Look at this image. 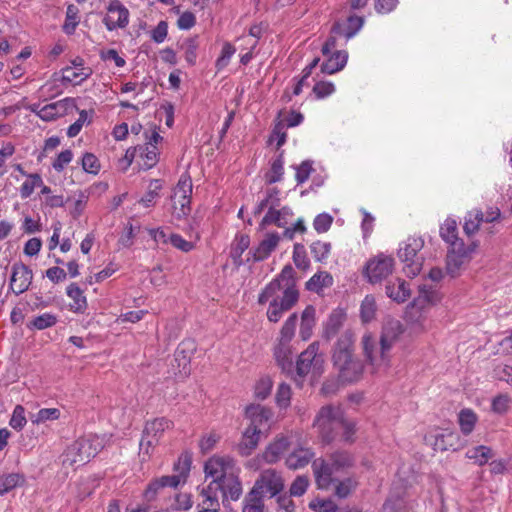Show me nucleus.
I'll list each match as a JSON object with an SVG mask.
<instances>
[{
  "mask_svg": "<svg viewBox=\"0 0 512 512\" xmlns=\"http://www.w3.org/2000/svg\"><path fill=\"white\" fill-rule=\"evenodd\" d=\"M194 349V343L191 341H183L178 346L175 353V360L179 362V365H183V369H186V365L190 362V356L187 355V352L193 351Z\"/></svg>",
  "mask_w": 512,
  "mask_h": 512,
  "instance_id": "nucleus-54",
  "label": "nucleus"
},
{
  "mask_svg": "<svg viewBox=\"0 0 512 512\" xmlns=\"http://www.w3.org/2000/svg\"><path fill=\"white\" fill-rule=\"evenodd\" d=\"M80 22L79 9L74 4H69L66 10L65 22L63 25V31L71 35L75 32L76 27Z\"/></svg>",
  "mask_w": 512,
  "mask_h": 512,
  "instance_id": "nucleus-44",
  "label": "nucleus"
},
{
  "mask_svg": "<svg viewBox=\"0 0 512 512\" xmlns=\"http://www.w3.org/2000/svg\"><path fill=\"white\" fill-rule=\"evenodd\" d=\"M234 461L230 457H211L204 467L206 477H211V482H220L227 475L233 473Z\"/></svg>",
  "mask_w": 512,
  "mask_h": 512,
  "instance_id": "nucleus-15",
  "label": "nucleus"
},
{
  "mask_svg": "<svg viewBox=\"0 0 512 512\" xmlns=\"http://www.w3.org/2000/svg\"><path fill=\"white\" fill-rule=\"evenodd\" d=\"M203 499L198 507L201 509L198 512H219V497L214 496H201Z\"/></svg>",
  "mask_w": 512,
  "mask_h": 512,
  "instance_id": "nucleus-63",
  "label": "nucleus"
},
{
  "mask_svg": "<svg viewBox=\"0 0 512 512\" xmlns=\"http://www.w3.org/2000/svg\"><path fill=\"white\" fill-rule=\"evenodd\" d=\"M346 320V313L341 309H336L331 312L325 324L324 336L330 340L332 339L343 326Z\"/></svg>",
  "mask_w": 512,
  "mask_h": 512,
  "instance_id": "nucleus-32",
  "label": "nucleus"
},
{
  "mask_svg": "<svg viewBox=\"0 0 512 512\" xmlns=\"http://www.w3.org/2000/svg\"><path fill=\"white\" fill-rule=\"evenodd\" d=\"M333 222V217L327 213L317 215L313 221V227L318 233L327 232Z\"/></svg>",
  "mask_w": 512,
  "mask_h": 512,
  "instance_id": "nucleus-61",
  "label": "nucleus"
},
{
  "mask_svg": "<svg viewBox=\"0 0 512 512\" xmlns=\"http://www.w3.org/2000/svg\"><path fill=\"white\" fill-rule=\"evenodd\" d=\"M280 242V235L277 232L267 233L258 246L251 250L253 261L260 262L267 259L276 249Z\"/></svg>",
  "mask_w": 512,
  "mask_h": 512,
  "instance_id": "nucleus-21",
  "label": "nucleus"
},
{
  "mask_svg": "<svg viewBox=\"0 0 512 512\" xmlns=\"http://www.w3.org/2000/svg\"><path fill=\"white\" fill-rule=\"evenodd\" d=\"M290 445L288 437L284 435L277 436L262 453L261 457L267 464L277 463Z\"/></svg>",
  "mask_w": 512,
  "mask_h": 512,
  "instance_id": "nucleus-22",
  "label": "nucleus"
},
{
  "mask_svg": "<svg viewBox=\"0 0 512 512\" xmlns=\"http://www.w3.org/2000/svg\"><path fill=\"white\" fill-rule=\"evenodd\" d=\"M103 448L102 440L97 437L80 438L70 444L62 454L64 466H82L95 457Z\"/></svg>",
  "mask_w": 512,
  "mask_h": 512,
  "instance_id": "nucleus-5",
  "label": "nucleus"
},
{
  "mask_svg": "<svg viewBox=\"0 0 512 512\" xmlns=\"http://www.w3.org/2000/svg\"><path fill=\"white\" fill-rule=\"evenodd\" d=\"M172 425L173 423L164 417L156 418L145 424L142 438L139 443L140 455L143 456V460H145V456H150L151 451L159 443L163 433L170 429Z\"/></svg>",
  "mask_w": 512,
  "mask_h": 512,
  "instance_id": "nucleus-9",
  "label": "nucleus"
},
{
  "mask_svg": "<svg viewBox=\"0 0 512 512\" xmlns=\"http://www.w3.org/2000/svg\"><path fill=\"white\" fill-rule=\"evenodd\" d=\"M284 160L283 155H278L272 162L270 171L268 172L266 178L269 184H273L281 181L283 173H284Z\"/></svg>",
  "mask_w": 512,
  "mask_h": 512,
  "instance_id": "nucleus-51",
  "label": "nucleus"
},
{
  "mask_svg": "<svg viewBox=\"0 0 512 512\" xmlns=\"http://www.w3.org/2000/svg\"><path fill=\"white\" fill-rule=\"evenodd\" d=\"M71 64L63 69L62 80L64 82L75 81L76 84H80L91 75V70L83 67V59L77 57L71 61Z\"/></svg>",
  "mask_w": 512,
  "mask_h": 512,
  "instance_id": "nucleus-25",
  "label": "nucleus"
},
{
  "mask_svg": "<svg viewBox=\"0 0 512 512\" xmlns=\"http://www.w3.org/2000/svg\"><path fill=\"white\" fill-rule=\"evenodd\" d=\"M191 467V457L188 454H182L174 468L178 472L176 476H180V483L184 482Z\"/></svg>",
  "mask_w": 512,
  "mask_h": 512,
  "instance_id": "nucleus-59",
  "label": "nucleus"
},
{
  "mask_svg": "<svg viewBox=\"0 0 512 512\" xmlns=\"http://www.w3.org/2000/svg\"><path fill=\"white\" fill-rule=\"evenodd\" d=\"M25 478L20 473H8L0 475V495L10 492L12 489L22 486Z\"/></svg>",
  "mask_w": 512,
  "mask_h": 512,
  "instance_id": "nucleus-41",
  "label": "nucleus"
},
{
  "mask_svg": "<svg viewBox=\"0 0 512 512\" xmlns=\"http://www.w3.org/2000/svg\"><path fill=\"white\" fill-rule=\"evenodd\" d=\"M250 238L247 235H240L236 238V243L231 249V257L236 265H241V257L244 251L249 247Z\"/></svg>",
  "mask_w": 512,
  "mask_h": 512,
  "instance_id": "nucleus-52",
  "label": "nucleus"
},
{
  "mask_svg": "<svg viewBox=\"0 0 512 512\" xmlns=\"http://www.w3.org/2000/svg\"><path fill=\"white\" fill-rule=\"evenodd\" d=\"M276 403L280 408H287L290 404L291 388L285 383H281L276 392Z\"/></svg>",
  "mask_w": 512,
  "mask_h": 512,
  "instance_id": "nucleus-60",
  "label": "nucleus"
},
{
  "mask_svg": "<svg viewBox=\"0 0 512 512\" xmlns=\"http://www.w3.org/2000/svg\"><path fill=\"white\" fill-rule=\"evenodd\" d=\"M262 433L259 429L248 426L237 446L239 454L241 456H249L257 448Z\"/></svg>",
  "mask_w": 512,
  "mask_h": 512,
  "instance_id": "nucleus-26",
  "label": "nucleus"
},
{
  "mask_svg": "<svg viewBox=\"0 0 512 512\" xmlns=\"http://www.w3.org/2000/svg\"><path fill=\"white\" fill-rule=\"evenodd\" d=\"M347 59L346 51L337 50L321 65V71L326 74H334L345 67Z\"/></svg>",
  "mask_w": 512,
  "mask_h": 512,
  "instance_id": "nucleus-30",
  "label": "nucleus"
},
{
  "mask_svg": "<svg viewBox=\"0 0 512 512\" xmlns=\"http://www.w3.org/2000/svg\"><path fill=\"white\" fill-rule=\"evenodd\" d=\"M308 486H309V480L306 476H304V475L297 476L290 486V489H289L290 496H294V497L302 496L307 491Z\"/></svg>",
  "mask_w": 512,
  "mask_h": 512,
  "instance_id": "nucleus-56",
  "label": "nucleus"
},
{
  "mask_svg": "<svg viewBox=\"0 0 512 512\" xmlns=\"http://www.w3.org/2000/svg\"><path fill=\"white\" fill-rule=\"evenodd\" d=\"M319 343H311L298 357L296 372L299 377L306 376L311 370L319 373L322 370L324 358L318 353Z\"/></svg>",
  "mask_w": 512,
  "mask_h": 512,
  "instance_id": "nucleus-12",
  "label": "nucleus"
},
{
  "mask_svg": "<svg viewBox=\"0 0 512 512\" xmlns=\"http://www.w3.org/2000/svg\"><path fill=\"white\" fill-rule=\"evenodd\" d=\"M403 332L404 328L399 320L393 318L385 319L379 338L382 341V353L390 351Z\"/></svg>",
  "mask_w": 512,
  "mask_h": 512,
  "instance_id": "nucleus-18",
  "label": "nucleus"
},
{
  "mask_svg": "<svg viewBox=\"0 0 512 512\" xmlns=\"http://www.w3.org/2000/svg\"><path fill=\"white\" fill-rule=\"evenodd\" d=\"M424 246L421 237H409L400 244L399 259L405 263L404 270L409 277L418 275L422 269L424 258L419 254Z\"/></svg>",
  "mask_w": 512,
  "mask_h": 512,
  "instance_id": "nucleus-6",
  "label": "nucleus"
},
{
  "mask_svg": "<svg viewBox=\"0 0 512 512\" xmlns=\"http://www.w3.org/2000/svg\"><path fill=\"white\" fill-rule=\"evenodd\" d=\"M33 278L32 270L24 264H14L10 279V289L17 295L28 290Z\"/></svg>",
  "mask_w": 512,
  "mask_h": 512,
  "instance_id": "nucleus-19",
  "label": "nucleus"
},
{
  "mask_svg": "<svg viewBox=\"0 0 512 512\" xmlns=\"http://www.w3.org/2000/svg\"><path fill=\"white\" fill-rule=\"evenodd\" d=\"M82 167L87 173L97 174L100 170V163L94 154L85 153L82 158Z\"/></svg>",
  "mask_w": 512,
  "mask_h": 512,
  "instance_id": "nucleus-62",
  "label": "nucleus"
},
{
  "mask_svg": "<svg viewBox=\"0 0 512 512\" xmlns=\"http://www.w3.org/2000/svg\"><path fill=\"white\" fill-rule=\"evenodd\" d=\"M299 300V291L294 280V269L286 265L281 273L270 281L258 295V304L267 302L266 316L270 322L277 323L284 313L291 310Z\"/></svg>",
  "mask_w": 512,
  "mask_h": 512,
  "instance_id": "nucleus-1",
  "label": "nucleus"
},
{
  "mask_svg": "<svg viewBox=\"0 0 512 512\" xmlns=\"http://www.w3.org/2000/svg\"><path fill=\"white\" fill-rule=\"evenodd\" d=\"M315 314L316 310L312 305H308L301 314L299 335L304 341L312 336L313 328L316 324Z\"/></svg>",
  "mask_w": 512,
  "mask_h": 512,
  "instance_id": "nucleus-31",
  "label": "nucleus"
},
{
  "mask_svg": "<svg viewBox=\"0 0 512 512\" xmlns=\"http://www.w3.org/2000/svg\"><path fill=\"white\" fill-rule=\"evenodd\" d=\"M364 24V18L356 15H350L343 21H337L333 24V33L343 36L345 41L354 37Z\"/></svg>",
  "mask_w": 512,
  "mask_h": 512,
  "instance_id": "nucleus-20",
  "label": "nucleus"
},
{
  "mask_svg": "<svg viewBox=\"0 0 512 512\" xmlns=\"http://www.w3.org/2000/svg\"><path fill=\"white\" fill-rule=\"evenodd\" d=\"M245 416L250 421V427H255L261 432H264L270 427L273 412L270 408L260 404H250L245 409Z\"/></svg>",
  "mask_w": 512,
  "mask_h": 512,
  "instance_id": "nucleus-16",
  "label": "nucleus"
},
{
  "mask_svg": "<svg viewBox=\"0 0 512 512\" xmlns=\"http://www.w3.org/2000/svg\"><path fill=\"white\" fill-rule=\"evenodd\" d=\"M57 323V316L52 313H43L36 316L27 326L31 329L44 330Z\"/></svg>",
  "mask_w": 512,
  "mask_h": 512,
  "instance_id": "nucleus-49",
  "label": "nucleus"
},
{
  "mask_svg": "<svg viewBox=\"0 0 512 512\" xmlns=\"http://www.w3.org/2000/svg\"><path fill=\"white\" fill-rule=\"evenodd\" d=\"M362 352L366 362L374 371L388 367L390 362V351L382 353V341L372 333L366 332L361 338Z\"/></svg>",
  "mask_w": 512,
  "mask_h": 512,
  "instance_id": "nucleus-7",
  "label": "nucleus"
},
{
  "mask_svg": "<svg viewBox=\"0 0 512 512\" xmlns=\"http://www.w3.org/2000/svg\"><path fill=\"white\" fill-rule=\"evenodd\" d=\"M477 247L476 242L466 245L462 243H454L448 247L446 256V271L452 277L460 275L462 269L472 259V254Z\"/></svg>",
  "mask_w": 512,
  "mask_h": 512,
  "instance_id": "nucleus-8",
  "label": "nucleus"
},
{
  "mask_svg": "<svg viewBox=\"0 0 512 512\" xmlns=\"http://www.w3.org/2000/svg\"><path fill=\"white\" fill-rule=\"evenodd\" d=\"M198 48V36L188 37L180 43V50L183 52L185 60L190 66L196 63Z\"/></svg>",
  "mask_w": 512,
  "mask_h": 512,
  "instance_id": "nucleus-39",
  "label": "nucleus"
},
{
  "mask_svg": "<svg viewBox=\"0 0 512 512\" xmlns=\"http://www.w3.org/2000/svg\"><path fill=\"white\" fill-rule=\"evenodd\" d=\"M459 425L463 434H470L477 422V415L471 409H463L458 416Z\"/></svg>",
  "mask_w": 512,
  "mask_h": 512,
  "instance_id": "nucleus-45",
  "label": "nucleus"
},
{
  "mask_svg": "<svg viewBox=\"0 0 512 512\" xmlns=\"http://www.w3.org/2000/svg\"><path fill=\"white\" fill-rule=\"evenodd\" d=\"M274 358L283 371L290 372L293 367L290 343L278 341L274 348Z\"/></svg>",
  "mask_w": 512,
  "mask_h": 512,
  "instance_id": "nucleus-29",
  "label": "nucleus"
},
{
  "mask_svg": "<svg viewBox=\"0 0 512 512\" xmlns=\"http://www.w3.org/2000/svg\"><path fill=\"white\" fill-rule=\"evenodd\" d=\"M180 484V476H162L150 482L144 492V497L147 501H152L156 498L158 491L165 487L176 488Z\"/></svg>",
  "mask_w": 512,
  "mask_h": 512,
  "instance_id": "nucleus-28",
  "label": "nucleus"
},
{
  "mask_svg": "<svg viewBox=\"0 0 512 512\" xmlns=\"http://www.w3.org/2000/svg\"><path fill=\"white\" fill-rule=\"evenodd\" d=\"M354 462L353 455L342 450L331 453L326 459H315L312 462V469L318 488L327 489L334 481H338L339 477L354 465Z\"/></svg>",
  "mask_w": 512,
  "mask_h": 512,
  "instance_id": "nucleus-4",
  "label": "nucleus"
},
{
  "mask_svg": "<svg viewBox=\"0 0 512 512\" xmlns=\"http://www.w3.org/2000/svg\"><path fill=\"white\" fill-rule=\"evenodd\" d=\"M393 267L394 259L392 257L379 254L367 262L365 273L369 282L378 283L392 273Z\"/></svg>",
  "mask_w": 512,
  "mask_h": 512,
  "instance_id": "nucleus-13",
  "label": "nucleus"
},
{
  "mask_svg": "<svg viewBox=\"0 0 512 512\" xmlns=\"http://www.w3.org/2000/svg\"><path fill=\"white\" fill-rule=\"evenodd\" d=\"M354 333L351 330L344 331L338 338L332 360L339 370V376L343 381H357L364 370L362 361L353 355Z\"/></svg>",
  "mask_w": 512,
  "mask_h": 512,
  "instance_id": "nucleus-3",
  "label": "nucleus"
},
{
  "mask_svg": "<svg viewBox=\"0 0 512 512\" xmlns=\"http://www.w3.org/2000/svg\"><path fill=\"white\" fill-rule=\"evenodd\" d=\"M377 304L374 296L366 295L360 306V318L363 323H369L375 319Z\"/></svg>",
  "mask_w": 512,
  "mask_h": 512,
  "instance_id": "nucleus-42",
  "label": "nucleus"
},
{
  "mask_svg": "<svg viewBox=\"0 0 512 512\" xmlns=\"http://www.w3.org/2000/svg\"><path fill=\"white\" fill-rule=\"evenodd\" d=\"M67 296L73 300L71 310L83 312L87 307L86 297L76 283H71L66 290Z\"/></svg>",
  "mask_w": 512,
  "mask_h": 512,
  "instance_id": "nucleus-38",
  "label": "nucleus"
},
{
  "mask_svg": "<svg viewBox=\"0 0 512 512\" xmlns=\"http://www.w3.org/2000/svg\"><path fill=\"white\" fill-rule=\"evenodd\" d=\"M333 284L332 276L326 272H319L314 274L305 284L308 291L320 293L324 288L330 287Z\"/></svg>",
  "mask_w": 512,
  "mask_h": 512,
  "instance_id": "nucleus-35",
  "label": "nucleus"
},
{
  "mask_svg": "<svg viewBox=\"0 0 512 512\" xmlns=\"http://www.w3.org/2000/svg\"><path fill=\"white\" fill-rule=\"evenodd\" d=\"M484 222V213L481 210L474 209L469 211L464 217L463 230L467 236L474 235Z\"/></svg>",
  "mask_w": 512,
  "mask_h": 512,
  "instance_id": "nucleus-37",
  "label": "nucleus"
},
{
  "mask_svg": "<svg viewBox=\"0 0 512 512\" xmlns=\"http://www.w3.org/2000/svg\"><path fill=\"white\" fill-rule=\"evenodd\" d=\"M465 456L475 464L483 466L495 456V453L490 447L479 445L468 449Z\"/></svg>",
  "mask_w": 512,
  "mask_h": 512,
  "instance_id": "nucleus-34",
  "label": "nucleus"
},
{
  "mask_svg": "<svg viewBox=\"0 0 512 512\" xmlns=\"http://www.w3.org/2000/svg\"><path fill=\"white\" fill-rule=\"evenodd\" d=\"M310 250L314 259L321 262L328 257L331 250V244L329 242L316 241L311 244Z\"/></svg>",
  "mask_w": 512,
  "mask_h": 512,
  "instance_id": "nucleus-53",
  "label": "nucleus"
},
{
  "mask_svg": "<svg viewBox=\"0 0 512 512\" xmlns=\"http://www.w3.org/2000/svg\"><path fill=\"white\" fill-rule=\"evenodd\" d=\"M242 512H265L264 499L249 491L243 499Z\"/></svg>",
  "mask_w": 512,
  "mask_h": 512,
  "instance_id": "nucleus-43",
  "label": "nucleus"
},
{
  "mask_svg": "<svg viewBox=\"0 0 512 512\" xmlns=\"http://www.w3.org/2000/svg\"><path fill=\"white\" fill-rule=\"evenodd\" d=\"M386 294L388 297L397 302H404L410 296V290L406 281L397 279L396 283H388L386 285Z\"/></svg>",
  "mask_w": 512,
  "mask_h": 512,
  "instance_id": "nucleus-36",
  "label": "nucleus"
},
{
  "mask_svg": "<svg viewBox=\"0 0 512 512\" xmlns=\"http://www.w3.org/2000/svg\"><path fill=\"white\" fill-rule=\"evenodd\" d=\"M136 156H140L144 159L143 166L145 169H150L155 166L158 161V148L155 145L144 144L127 150L126 158H131L130 162Z\"/></svg>",
  "mask_w": 512,
  "mask_h": 512,
  "instance_id": "nucleus-24",
  "label": "nucleus"
},
{
  "mask_svg": "<svg viewBox=\"0 0 512 512\" xmlns=\"http://www.w3.org/2000/svg\"><path fill=\"white\" fill-rule=\"evenodd\" d=\"M433 446L435 450L456 451L461 448L459 434L454 431L442 430L435 434Z\"/></svg>",
  "mask_w": 512,
  "mask_h": 512,
  "instance_id": "nucleus-27",
  "label": "nucleus"
},
{
  "mask_svg": "<svg viewBox=\"0 0 512 512\" xmlns=\"http://www.w3.org/2000/svg\"><path fill=\"white\" fill-rule=\"evenodd\" d=\"M107 11L108 14L103 18L107 30L113 31L128 25L129 10L119 0H110Z\"/></svg>",
  "mask_w": 512,
  "mask_h": 512,
  "instance_id": "nucleus-14",
  "label": "nucleus"
},
{
  "mask_svg": "<svg viewBox=\"0 0 512 512\" xmlns=\"http://www.w3.org/2000/svg\"><path fill=\"white\" fill-rule=\"evenodd\" d=\"M27 178L28 179L20 187V196L22 199L30 197L36 187L43 185L42 177L37 173L29 174Z\"/></svg>",
  "mask_w": 512,
  "mask_h": 512,
  "instance_id": "nucleus-48",
  "label": "nucleus"
},
{
  "mask_svg": "<svg viewBox=\"0 0 512 512\" xmlns=\"http://www.w3.org/2000/svg\"><path fill=\"white\" fill-rule=\"evenodd\" d=\"M314 426L325 444H330L337 439L346 443L354 442L355 422L346 419L338 406L322 407L314 420Z\"/></svg>",
  "mask_w": 512,
  "mask_h": 512,
  "instance_id": "nucleus-2",
  "label": "nucleus"
},
{
  "mask_svg": "<svg viewBox=\"0 0 512 512\" xmlns=\"http://www.w3.org/2000/svg\"><path fill=\"white\" fill-rule=\"evenodd\" d=\"M315 453L311 448H295L285 459V465L290 470H298L307 466L314 458Z\"/></svg>",
  "mask_w": 512,
  "mask_h": 512,
  "instance_id": "nucleus-23",
  "label": "nucleus"
},
{
  "mask_svg": "<svg viewBox=\"0 0 512 512\" xmlns=\"http://www.w3.org/2000/svg\"><path fill=\"white\" fill-rule=\"evenodd\" d=\"M218 493L221 494L224 504L228 499L236 501L240 498L242 485L234 472L220 482H210L207 487L202 488L200 495L218 497Z\"/></svg>",
  "mask_w": 512,
  "mask_h": 512,
  "instance_id": "nucleus-11",
  "label": "nucleus"
},
{
  "mask_svg": "<svg viewBox=\"0 0 512 512\" xmlns=\"http://www.w3.org/2000/svg\"><path fill=\"white\" fill-rule=\"evenodd\" d=\"M73 110H78L76 100L71 97H66L44 105L42 107L41 119L47 122L53 121L71 113Z\"/></svg>",
  "mask_w": 512,
  "mask_h": 512,
  "instance_id": "nucleus-17",
  "label": "nucleus"
},
{
  "mask_svg": "<svg viewBox=\"0 0 512 512\" xmlns=\"http://www.w3.org/2000/svg\"><path fill=\"white\" fill-rule=\"evenodd\" d=\"M309 507L319 512H337V505L332 500L315 499L311 501Z\"/></svg>",
  "mask_w": 512,
  "mask_h": 512,
  "instance_id": "nucleus-64",
  "label": "nucleus"
},
{
  "mask_svg": "<svg viewBox=\"0 0 512 512\" xmlns=\"http://www.w3.org/2000/svg\"><path fill=\"white\" fill-rule=\"evenodd\" d=\"M440 237L442 240L452 246L454 243H462L463 240L458 237L457 222L453 218H447L440 226Z\"/></svg>",
  "mask_w": 512,
  "mask_h": 512,
  "instance_id": "nucleus-33",
  "label": "nucleus"
},
{
  "mask_svg": "<svg viewBox=\"0 0 512 512\" xmlns=\"http://www.w3.org/2000/svg\"><path fill=\"white\" fill-rule=\"evenodd\" d=\"M60 417V410L57 408H43L36 413L30 414V420L33 424L44 423L48 420H56Z\"/></svg>",
  "mask_w": 512,
  "mask_h": 512,
  "instance_id": "nucleus-50",
  "label": "nucleus"
},
{
  "mask_svg": "<svg viewBox=\"0 0 512 512\" xmlns=\"http://www.w3.org/2000/svg\"><path fill=\"white\" fill-rule=\"evenodd\" d=\"M298 322L297 313H292L284 322L281 331L280 337L278 341L288 342L290 343L295 335V329Z\"/></svg>",
  "mask_w": 512,
  "mask_h": 512,
  "instance_id": "nucleus-47",
  "label": "nucleus"
},
{
  "mask_svg": "<svg viewBox=\"0 0 512 512\" xmlns=\"http://www.w3.org/2000/svg\"><path fill=\"white\" fill-rule=\"evenodd\" d=\"M27 423V419L25 417V409L21 405H17L12 413L11 419L9 421V425L17 430L20 431L24 428V426Z\"/></svg>",
  "mask_w": 512,
  "mask_h": 512,
  "instance_id": "nucleus-55",
  "label": "nucleus"
},
{
  "mask_svg": "<svg viewBox=\"0 0 512 512\" xmlns=\"http://www.w3.org/2000/svg\"><path fill=\"white\" fill-rule=\"evenodd\" d=\"M162 187L163 185L161 180H151L148 186V191L140 199L139 203H141L144 207H151L154 204L155 200L159 197V192L162 189Z\"/></svg>",
  "mask_w": 512,
  "mask_h": 512,
  "instance_id": "nucleus-46",
  "label": "nucleus"
},
{
  "mask_svg": "<svg viewBox=\"0 0 512 512\" xmlns=\"http://www.w3.org/2000/svg\"><path fill=\"white\" fill-rule=\"evenodd\" d=\"M235 48L232 44L226 42L223 47H222V50H221V55L218 57V59L216 60V63H215V66L217 68V70H222L223 68H225L231 57L234 55L235 53Z\"/></svg>",
  "mask_w": 512,
  "mask_h": 512,
  "instance_id": "nucleus-58",
  "label": "nucleus"
},
{
  "mask_svg": "<svg viewBox=\"0 0 512 512\" xmlns=\"http://www.w3.org/2000/svg\"><path fill=\"white\" fill-rule=\"evenodd\" d=\"M192 187L193 186H192L191 178L186 174L181 175V177L179 178V181L174 189V193L171 197L174 210L178 209L177 201H176L177 198H179L181 196L191 197Z\"/></svg>",
  "mask_w": 512,
  "mask_h": 512,
  "instance_id": "nucleus-40",
  "label": "nucleus"
},
{
  "mask_svg": "<svg viewBox=\"0 0 512 512\" xmlns=\"http://www.w3.org/2000/svg\"><path fill=\"white\" fill-rule=\"evenodd\" d=\"M293 261L295 265L305 270L309 267V260L306 255L305 247L302 244L296 243L293 249Z\"/></svg>",
  "mask_w": 512,
  "mask_h": 512,
  "instance_id": "nucleus-57",
  "label": "nucleus"
},
{
  "mask_svg": "<svg viewBox=\"0 0 512 512\" xmlns=\"http://www.w3.org/2000/svg\"><path fill=\"white\" fill-rule=\"evenodd\" d=\"M284 487V479L281 473L270 468L260 473L250 491L263 499L266 496L274 498L284 490Z\"/></svg>",
  "mask_w": 512,
  "mask_h": 512,
  "instance_id": "nucleus-10",
  "label": "nucleus"
}]
</instances>
